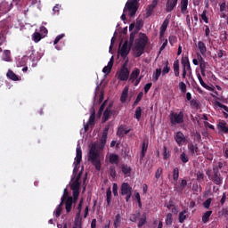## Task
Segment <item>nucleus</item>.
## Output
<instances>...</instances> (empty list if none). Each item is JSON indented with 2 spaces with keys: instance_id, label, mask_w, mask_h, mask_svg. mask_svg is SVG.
Returning <instances> with one entry per match:
<instances>
[{
  "instance_id": "nucleus-25",
  "label": "nucleus",
  "mask_w": 228,
  "mask_h": 228,
  "mask_svg": "<svg viewBox=\"0 0 228 228\" xmlns=\"http://www.w3.org/2000/svg\"><path fill=\"white\" fill-rule=\"evenodd\" d=\"M187 185H188V181H186V179H182L180 186L175 187V190H176V191H178V193H181V192H183L184 188H186Z\"/></svg>"
},
{
  "instance_id": "nucleus-2",
  "label": "nucleus",
  "mask_w": 228,
  "mask_h": 228,
  "mask_svg": "<svg viewBox=\"0 0 228 228\" xmlns=\"http://www.w3.org/2000/svg\"><path fill=\"white\" fill-rule=\"evenodd\" d=\"M88 161L94 165L95 170L98 172L101 170V154H99V151L97 150V146L95 144H92L91 146L88 153Z\"/></svg>"
},
{
  "instance_id": "nucleus-52",
  "label": "nucleus",
  "mask_w": 228,
  "mask_h": 228,
  "mask_svg": "<svg viewBox=\"0 0 228 228\" xmlns=\"http://www.w3.org/2000/svg\"><path fill=\"white\" fill-rule=\"evenodd\" d=\"M170 158V151L167 149V146H163V159H168Z\"/></svg>"
},
{
  "instance_id": "nucleus-47",
  "label": "nucleus",
  "mask_w": 228,
  "mask_h": 228,
  "mask_svg": "<svg viewBox=\"0 0 228 228\" xmlns=\"http://www.w3.org/2000/svg\"><path fill=\"white\" fill-rule=\"evenodd\" d=\"M197 77L200 81V84L201 85V86H203V88H207V90H209V87L208 86H207L205 83H204V80L202 79V77L200 76V73H198L197 74Z\"/></svg>"
},
{
  "instance_id": "nucleus-18",
  "label": "nucleus",
  "mask_w": 228,
  "mask_h": 228,
  "mask_svg": "<svg viewBox=\"0 0 228 228\" xmlns=\"http://www.w3.org/2000/svg\"><path fill=\"white\" fill-rule=\"evenodd\" d=\"M182 65L183 67V70H187L188 72H191V66L190 65V59L188 57L182 59Z\"/></svg>"
},
{
  "instance_id": "nucleus-20",
  "label": "nucleus",
  "mask_w": 228,
  "mask_h": 228,
  "mask_svg": "<svg viewBox=\"0 0 228 228\" xmlns=\"http://www.w3.org/2000/svg\"><path fill=\"white\" fill-rule=\"evenodd\" d=\"M217 128L221 133H224V134H227L228 133V126L225 121H220L217 125Z\"/></svg>"
},
{
  "instance_id": "nucleus-32",
  "label": "nucleus",
  "mask_w": 228,
  "mask_h": 228,
  "mask_svg": "<svg viewBox=\"0 0 228 228\" xmlns=\"http://www.w3.org/2000/svg\"><path fill=\"white\" fill-rule=\"evenodd\" d=\"M173 69H174L175 77H179V74H180V72H179V60H176V61H174Z\"/></svg>"
},
{
  "instance_id": "nucleus-15",
  "label": "nucleus",
  "mask_w": 228,
  "mask_h": 228,
  "mask_svg": "<svg viewBox=\"0 0 228 228\" xmlns=\"http://www.w3.org/2000/svg\"><path fill=\"white\" fill-rule=\"evenodd\" d=\"M177 1L179 0H167L166 3V12H167V13H170V12L174 11V8H175V6H177Z\"/></svg>"
},
{
  "instance_id": "nucleus-19",
  "label": "nucleus",
  "mask_w": 228,
  "mask_h": 228,
  "mask_svg": "<svg viewBox=\"0 0 228 228\" xmlns=\"http://www.w3.org/2000/svg\"><path fill=\"white\" fill-rule=\"evenodd\" d=\"M113 63H114V60H113V57H111L110 61L108 62V65L102 69L103 74L108 75L110 74V72H111V69H113Z\"/></svg>"
},
{
  "instance_id": "nucleus-53",
  "label": "nucleus",
  "mask_w": 228,
  "mask_h": 228,
  "mask_svg": "<svg viewBox=\"0 0 228 228\" xmlns=\"http://www.w3.org/2000/svg\"><path fill=\"white\" fill-rule=\"evenodd\" d=\"M211 202H213V199L208 198L203 202V208H205L206 209H209V208H211Z\"/></svg>"
},
{
  "instance_id": "nucleus-36",
  "label": "nucleus",
  "mask_w": 228,
  "mask_h": 228,
  "mask_svg": "<svg viewBox=\"0 0 228 228\" xmlns=\"http://www.w3.org/2000/svg\"><path fill=\"white\" fill-rule=\"evenodd\" d=\"M188 149H189L191 154H195V153L199 152V146H197V144L194 145L193 143H190V144H188Z\"/></svg>"
},
{
  "instance_id": "nucleus-26",
  "label": "nucleus",
  "mask_w": 228,
  "mask_h": 228,
  "mask_svg": "<svg viewBox=\"0 0 228 228\" xmlns=\"http://www.w3.org/2000/svg\"><path fill=\"white\" fill-rule=\"evenodd\" d=\"M198 49H200V53L204 55L208 53V48L206 47V44L202 41H199L198 43Z\"/></svg>"
},
{
  "instance_id": "nucleus-64",
  "label": "nucleus",
  "mask_w": 228,
  "mask_h": 228,
  "mask_svg": "<svg viewBox=\"0 0 228 228\" xmlns=\"http://www.w3.org/2000/svg\"><path fill=\"white\" fill-rule=\"evenodd\" d=\"M63 37H65V34H61V35L57 36L53 41V45H56V44H58V42H60V40H61V38H63Z\"/></svg>"
},
{
  "instance_id": "nucleus-39",
  "label": "nucleus",
  "mask_w": 228,
  "mask_h": 228,
  "mask_svg": "<svg viewBox=\"0 0 228 228\" xmlns=\"http://www.w3.org/2000/svg\"><path fill=\"white\" fill-rule=\"evenodd\" d=\"M32 40L36 43L38 44L42 40V34L40 32H35L32 36Z\"/></svg>"
},
{
  "instance_id": "nucleus-56",
  "label": "nucleus",
  "mask_w": 228,
  "mask_h": 228,
  "mask_svg": "<svg viewBox=\"0 0 228 228\" xmlns=\"http://www.w3.org/2000/svg\"><path fill=\"white\" fill-rule=\"evenodd\" d=\"M112 193L114 197H118V185L117 183H113L112 185Z\"/></svg>"
},
{
  "instance_id": "nucleus-29",
  "label": "nucleus",
  "mask_w": 228,
  "mask_h": 228,
  "mask_svg": "<svg viewBox=\"0 0 228 228\" xmlns=\"http://www.w3.org/2000/svg\"><path fill=\"white\" fill-rule=\"evenodd\" d=\"M128 94H129V88L127 86H126L124 88V90L122 92V94H121V97H120L121 102H126Z\"/></svg>"
},
{
  "instance_id": "nucleus-46",
  "label": "nucleus",
  "mask_w": 228,
  "mask_h": 228,
  "mask_svg": "<svg viewBox=\"0 0 228 228\" xmlns=\"http://www.w3.org/2000/svg\"><path fill=\"white\" fill-rule=\"evenodd\" d=\"M190 102H191V107L193 108L194 110L200 109V105H199V102H197V100L192 99L190 101Z\"/></svg>"
},
{
  "instance_id": "nucleus-61",
  "label": "nucleus",
  "mask_w": 228,
  "mask_h": 228,
  "mask_svg": "<svg viewBox=\"0 0 228 228\" xmlns=\"http://www.w3.org/2000/svg\"><path fill=\"white\" fill-rule=\"evenodd\" d=\"M10 51L9 50H4V58L5 60V61H10Z\"/></svg>"
},
{
  "instance_id": "nucleus-48",
  "label": "nucleus",
  "mask_w": 228,
  "mask_h": 228,
  "mask_svg": "<svg viewBox=\"0 0 228 228\" xmlns=\"http://www.w3.org/2000/svg\"><path fill=\"white\" fill-rule=\"evenodd\" d=\"M173 179H174V181H175V183H177V181L179 180V168L178 167L174 168Z\"/></svg>"
},
{
  "instance_id": "nucleus-16",
  "label": "nucleus",
  "mask_w": 228,
  "mask_h": 228,
  "mask_svg": "<svg viewBox=\"0 0 228 228\" xmlns=\"http://www.w3.org/2000/svg\"><path fill=\"white\" fill-rule=\"evenodd\" d=\"M74 202H76V201H74V198H72V197L68 198L64 201L65 209H66L67 213H70L72 211V204H74Z\"/></svg>"
},
{
  "instance_id": "nucleus-5",
  "label": "nucleus",
  "mask_w": 228,
  "mask_h": 228,
  "mask_svg": "<svg viewBox=\"0 0 228 228\" xmlns=\"http://www.w3.org/2000/svg\"><path fill=\"white\" fill-rule=\"evenodd\" d=\"M81 159H83V151L81 150V146L77 145V155H76L75 162H74L75 167L73 169V174L77 173V167L81 163Z\"/></svg>"
},
{
  "instance_id": "nucleus-8",
  "label": "nucleus",
  "mask_w": 228,
  "mask_h": 228,
  "mask_svg": "<svg viewBox=\"0 0 228 228\" xmlns=\"http://www.w3.org/2000/svg\"><path fill=\"white\" fill-rule=\"evenodd\" d=\"M175 142H176L178 147H183L184 143H186V136H184V134L183 132L179 131L175 134Z\"/></svg>"
},
{
  "instance_id": "nucleus-49",
  "label": "nucleus",
  "mask_w": 228,
  "mask_h": 228,
  "mask_svg": "<svg viewBox=\"0 0 228 228\" xmlns=\"http://www.w3.org/2000/svg\"><path fill=\"white\" fill-rule=\"evenodd\" d=\"M143 98V93H139L135 101L134 102L133 104V108H134V106H137V104L140 102V101H142V99Z\"/></svg>"
},
{
  "instance_id": "nucleus-7",
  "label": "nucleus",
  "mask_w": 228,
  "mask_h": 228,
  "mask_svg": "<svg viewBox=\"0 0 228 228\" xmlns=\"http://www.w3.org/2000/svg\"><path fill=\"white\" fill-rule=\"evenodd\" d=\"M138 3L134 1H130L126 3V7L129 12V17H134L136 12H138Z\"/></svg>"
},
{
  "instance_id": "nucleus-40",
  "label": "nucleus",
  "mask_w": 228,
  "mask_h": 228,
  "mask_svg": "<svg viewBox=\"0 0 228 228\" xmlns=\"http://www.w3.org/2000/svg\"><path fill=\"white\" fill-rule=\"evenodd\" d=\"M7 77L9 79H12V81H19V77H17V74H15L14 72H12V70H9L7 72Z\"/></svg>"
},
{
  "instance_id": "nucleus-60",
  "label": "nucleus",
  "mask_w": 228,
  "mask_h": 228,
  "mask_svg": "<svg viewBox=\"0 0 228 228\" xmlns=\"http://www.w3.org/2000/svg\"><path fill=\"white\" fill-rule=\"evenodd\" d=\"M60 8H61V5H60V4H56L53 8V12L54 15H59L60 14Z\"/></svg>"
},
{
  "instance_id": "nucleus-11",
  "label": "nucleus",
  "mask_w": 228,
  "mask_h": 228,
  "mask_svg": "<svg viewBox=\"0 0 228 228\" xmlns=\"http://www.w3.org/2000/svg\"><path fill=\"white\" fill-rule=\"evenodd\" d=\"M168 24H170V15H167L165 20L163 21L160 31H159V37L160 38H163L165 37V33L167 31V28H168Z\"/></svg>"
},
{
  "instance_id": "nucleus-45",
  "label": "nucleus",
  "mask_w": 228,
  "mask_h": 228,
  "mask_svg": "<svg viewBox=\"0 0 228 228\" xmlns=\"http://www.w3.org/2000/svg\"><path fill=\"white\" fill-rule=\"evenodd\" d=\"M198 61L200 62V68H205L206 67V61H204V58H202V55L198 53Z\"/></svg>"
},
{
  "instance_id": "nucleus-59",
  "label": "nucleus",
  "mask_w": 228,
  "mask_h": 228,
  "mask_svg": "<svg viewBox=\"0 0 228 228\" xmlns=\"http://www.w3.org/2000/svg\"><path fill=\"white\" fill-rule=\"evenodd\" d=\"M161 174H163V168L159 167L155 173V178L159 179V177H161Z\"/></svg>"
},
{
  "instance_id": "nucleus-21",
  "label": "nucleus",
  "mask_w": 228,
  "mask_h": 228,
  "mask_svg": "<svg viewBox=\"0 0 228 228\" xmlns=\"http://www.w3.org/2000/svg\"><path fill=\"white\" fill-rule=\"evenodd\" d=\"M109 162L110 163V165H118V163L120 162L118 155L115 153L110 154L109 158Z\"/></svg>"
},
{
  "instance_id": "nucleus-62",
  "label": "nucleus",
  "mask_w": 228,
  "mask_h": 228,
  "mask_svg": "<svg viewBox=\"0 0 228 228\" xmlns=\"http://www.w3.org/2000/svg\"><path fill=\"white\" fill-rule=\"evenodd\" d=\"M168 40H169V44H170L171 45H174L175 44V42H177V37H175V36H170L169 38H168Z\"/></svg>"
},
{
  "instance_id": "nucleus-50",
  "label": "nucleus",
  "mask_w": 228,
  "mask_h": 228,
  "mask_svg": "<svg viewBox=\"0 0 228 228\" xmlns=\"http://www.w3.org/2000/svg\"><path fill=\"white\" fill-rule=\"evenodd\" d=\"M69 197H72V196H69V191L67 189H64V192H63V195L61 199V202L64 203L65 204V201L67 200V199H69Z\"/></svg>"
},
{
  "instance_id": "nucleus-9",
  "label": "nucleus",
  "mask_w": 228,
  "mask_h": 228,
  "mask_svg": "<svg viewBox=\"0 0 228 228\" xmlns=\"http://www.w3.org/2000/svg\"><path fill=\"white\" fill-rule=\"evenodd\" d=\"M110 131V126H106L103 129L102 135L100 139L99 149H104L106 142L108 141V132Z\"/></svg>"
},
{
  "instance_id": "nucleus-51",
  "label": "nucleus",
  "mask_w": 228,
  "mask_h": 228,
  "mask_svg": "<svg viewBox=\"0 0 228 228\" xmlns=\"http://www.w3.org/2000/svg\"><path fill=\"white\" fill-rule=\"evenodd\" d=\"M134 118L137 120H140V118H142V107H137L135 110V114H134Z\"/></svg>"
},
{
  "instance_id": "nucleus-28",
  "label": "nucleus",
  "mask_w": 228,
  "mask_h": 228,
  "mask_svg": "<svg viewBox=\"0 0 228 228\" xmlns=\"http://www.w3.org/2000/svg\"><path fill=\"white\" fill-rule=\"evenodd\" d=\"M180 8L182 13H186V10H188V0H181Z\"/></svg>"
},
{
  "instance_id": "nucleus-12",
  "label": "nucleus",
  "mask_w": 228,
  "mask_h": 228,
  "mask_svg": "<svg viewBox=\"0 0 228 228\" xmlns=\"http://www.w3.org/2000/svg\"><path fill=\"white\" fill-rule=\"evenodd\" d=\"M129 193H133V188L131 187V185H129V183H123L120 187V194L124 196Z\"/></svg>"
},
{
  "instance_id": "nucleus-24",
  "label": "nucleus",
  "mask_w": 228,
  "mask_h": 228,
  "mask_svg": "<svg viewBox=\"0 0 228 228\" xmlns=\"http://www.w3.org/2000/svg\"><path fill=\"white\" fill-rule=\"evenodd\" d=\"M138 76H140V69L135 68L132 71L129 80L132 81V83H134L135 79H138Z\"/></svg>"
},
{
  "instance_id": "nucleus-6",
  "label": "nucleus",
  "mask_w": 228,
  "mask_h": 228,
  "mask_svg": "<svg viewBox=\"0 0 228 228\" xmlns=\"http://www.w3.org/2000/svg\"><path fill=\"white\" fill-rule=\"evenodd\" d=\"M118 74V79H119V81H127V79H129L130 71L126 64H124L121 67V69Z\"/></svg>"
},
{
  "instance_id": "nucleus-44",
  "label": "nucleus",
  "mask_w": 228,
  "mask_h": 228,
  "mask_svg": "<svg viewBox=\"0 0 228 228\" xmlns=\"http://www.w3.org/2000/svg\"><path fill=\"white\" fill-rule=\"evenodd\" d=\"M81 188V183L80 182H73L70 185V190L76 191L79 190Z\"/></svg>"
},
{
  "instance_id": "nucleus-54",
  "label": "nucleus",
  "mask_w": 228,
  "mask_h": 228,
  "mask_svg": "<svg viewBox=\"0 0 228 228\" xmlns=\"http://www.w3.org/2000/svg\"><path fill=\"white\" fill-rule=\"evenodd\" d=\"M173 217H172V213H168L166 216V224L167 225H172V222H173Z\"/></svg>"
},
{
  "instance_id": "nucleus-38",
  "label": "nucleus",
  "mask_w": 228,
  "mask_h": 228,
  "mask_svg": "<svg viewBox=\"0 0 228 228\" xmlns=\"http://www.w3.org/2000/svg\"><path fill=\"white\" fill-rule=\"evenodd\" d=\"M196 180L198 181V183H202V181H204V171L202 170H199L196 174Z\"/></svg>"
},
{
  "instance_id": "nucleus-17",
  "label": "nucleus",
  "mask_w": 228,
  "mask_h": 228,
  "mask_svg": "<svg viewBox=\"0 0 228 228\" xmlns=\"http://www.w3.org/2000/svg\"><path fill=\"white\" fill-rule=\"evenodd\" d=\"M212 181L217 186H220V184H222L223 179L222 177H220V175L218 174V170H214V175L212 176Z\"/></svg>"
},
{
  "instance_id": "nucleus-35",
  "label": "nucleus",
  "mask_w": 228,
  "mask_h": 228,
  "mask_svg": "<svg viewBox=\"0 0 228 228\" xmlns=\"http://www.w3.org/2000/svg\"><path fill=\"white\" fill-rule=\"evenodd\" d=\"M121 222H122V217L120 216V214H117V215L115 216L114 227H115V228L120 227Z\"/></svg>"
},
{
  "instance_id": "nucleus-31",
  "label": "nucleus",
  "mask_w": 228,
  "mask_h": 228,
  "mask_svg": "<svg viewBox=\"0 0 228 228\" xmlns=\"http://www.w3.org/2000/svg\"><path fill=\"white\" fill-rule=\"evenodd\" d=\"M186 213H188L187 210H183L182 212L179 213L178 220H179L180 224H183L184 220H186V218H188V216H186Z\"/></svg>"
},
{
  "instance_id": "nucleus-3",
  "label": "nucleus",
  "mask_w": 228,
  "mask_h": 228,
  "mask_svg": "<svg viewBox=\"0 0 228 228\" xmlns=\"http://www.w3.org/2000/svg\"><path fill=\"white\" fill-rule=\"evenodd\" d=\"M136 37V31L131 32L129 41L126 40L119 50V54L123 60L127 58V54L131 53V47H133V44H134V38Z\"/></svg>"
},
{
  "instance_id": "nucleus-63",
  "label": "nucleus",
  "mask_w": 228,
  "mask_h": 228,
  "mask_svg": "<svg viewBox=\"0 0 228 228\" xmlns=\"http://www.w3.org/2000/svg\"><path fill=\"white\" fill-rule=\"evenodd\" d=\"M73 191V200L76 202L79 198V190L72 191Z\"/></svg>"
},
{
  "instance_id": "nucleus-23",
  "label": "nucleus",
  "mask_w": 228,
  "mask_h": 228,
  "mask_svg": "<svg viewBox=\"0 0 228 228\" xmlns=\"http://www.w3.org/2000/svg\"><path fill=\"white\" fill-rule=\"evenodd\" d=\"M156 6H158V5H156L154 4H149L147 6V8H146V19H149V17H151L152 15Z\"/></svg>"
},
{
  "instance_id": "nucleus-13",
  "label": "nucleus",
  "mask_w": 228,
  "mask_h": 228,
  "mask_svg": "<svg viewBox=\"0 0 228 228\" xmlns=\"http://www.w3.org/2000/svg\"><path fill=\"white\" fill-rule=\"evenodd\" d=\"M128 133H131V129H127V127L126 126V125H121L117 131V135L119 138H124V136H126V134H128Z\"/></svg>"
},
{
  "instance_id": "nucleus-43",
  "label": "nucleus",
  "mask_w": 228,
  "mask_h": 228,
  "mask_svg": "<svg viewBox=\"0 0 228 228\" xmlns=\"http://www.w3.org/2000/svg\"><path fill=\"white\" fill-rule=\"evenodd\" d=\"M180 159L182 163L186 164L188 161H190V157H188L185 152H182L180 155Z\"/></svg>"
},
{
  "instance_id": "nucleus-14",
  "label": "nucleus",
  "mask_w": 228,
  "mask_h": 228,
  "mask_svg": "<svg viewBox=\"0 0 228 228\" xmlns=\"http://www.w3.org/2000/svg\"><path fill=\"white\" fill-rule=\"evenodd\" d=\"M111 106H113V103H110L109 107L103 112V117H102L103 124H104V122H108V120H110V117H111V115H113V111H111Z\"/></svg>"
},
{
  "instance_id": "nucleus-55",
  "label": "nucleus",
  "mask_w": 228,
  "mask_h": 228,
  "mask_svg": "<svg viewBox=\"0 0 228 228\" xmlns=\"http://www.w3.org/2000/svg\"><path fill=\"white\" fill-rule=\"evenodd\" d=\"M147 223V217H145V216L143 217H141L139 219V223H138V227H143V225H145V224Z\"/></svg>"
},
{
  "instance_id": "nucleus-34",
  "label": "nucleus",
  "mask_w": 228,
  "mask_h": 228,
  "mask_svg": "<svg viewBox=\"0 0 228 228\" xmlns=\"http://www.w3.org/2000/svg\"><path fill=\"white\" fill-rule=\"evenodd\" d=\"M159 76H161V68L157 69L155 72L152 75V81L153 83H156L158 79H159Z\"/></svg>"
},
{
  "instance_id": "nucleus-10",
  "label": "nucleus",
  "mask_w": 228,
  "mask_h": 228,
  "mask_svg": "<svg viewBox=\"0 0 228 228\" xmlns=\"http://www.w3.org/2000/svg\"><path fill=\"white\" fill-rule=\"evenodd\" d=\"M90 126H95V109L91 110V115L89 117V120L86 125H84V129L86 133V131H88V129H90Z\"/></svg>"
},
{
  "instance_id": "nucleus-37",
  "label": "nucleus",
  "mask_w": 228,
  "mask_h": 228,
  "mask_svg": "<svg viewBox=\"0 0 228 228\" xmlns=\"http://www.w3.org/2000/svg\"><path fill=\"white\" fill-rule=\"evenodd\" d=\"M63 202L61 201V203L58 205L56 210H55V216L56 218H60V216L61 215V211H63Z\"/></svg>"
},
{
  "instance_id": "nucleus-30",
  "label": "nucleus",
  "mask_w": 228,
  "mask_h": 228,
  "mask_svg": "<svg viewBox=\"0 0 228 228\" xmlns=\"http://www.w3.org/2000/svg\"><path fill=\"white\" fill-rule=\"evenodd\" d=\"M121 170L125 175H129L131 174V167L127 166V164L121 165Z\"/></svg>"
},
{
  "instance_id": "nucleus-57",
  "label": "nucleus",
  "mask_w": 228,
  "mask_h": 228,
  "mask_svg": "<svg viewBox=\"0 0 228 228\" xmlns=\"http://www.w3.org/2000/svg\"><path fill=\"white\" fill-rule=\"evenodd\" d=\"M170 72V67L168 66V61L166 62V66L163 68L162 70V76H166V74H168Z\"/></svg>"
},
{
  "instance_id": "nucleus-22",
  "label": "nucleus",
  "mask_w": 228,
  "mask_h": 228,
  "mask_svg": "<svg viewBox=\"0 0 228 228\" xmlns=\"http://www.w3.org/2000/svg\"><path fill=\"white\" fill-rule=\"evenodd\" d=\"M147 149H149V144L144 142H142V151L140 155V160L143 161V158H145V154H147Z\"/></svg>"
},
{
  "instance_id": "nucleus-42",
  "label": "nucleus",
  "mask_w": 228,
  "mask_h": 228,
  "mask_svg": "<svg viewBox=\"0 0 228 228\" xmlns=\"http://www.w3.org/2000/svg\"><path fill=\"white\" fill-rule=\"evenodd\" d=\"M106 200H107V205L110 206V204H111V188L110 187L107 189Z\"/></svg>"
},
{
  "instance_id": "nucleus-4",
  "label": "nucleus",
  "mask_w": 228,
  "mask_h": 228,
  "mask_svg": "<svg viewBox=\"0 0 228 228\" xmlns=\"http://www.w3.org/2000/svg\"><path fill=\"white\" fill-rule=\"evenodd\" d=\"M170 122L172 126H177V124L184 123V113L183 111L180 112H172L170 114Z\"/></svg>"
},
{
  "instance_id": "nucleus-58",
  "label": "nucleus",
  "mask_w": 228,
  "mask_h": 228,
  "mask_svg": "<svg viewBox=\"0 0 228 228\" xmlns=\"http://www.w3.org/2000/svg\"><path fill=\"white\" fill-rule=\"evenodd\" d=\"M179 89L181 90L182 94H186V84L184 82L179 83Z\"/></svg>"
},
{
  "instance_id": "nucleus-33",
  "label": "nucleus",
  "mask_w": 228,
  "mask_h": 228,
  "mask_svg": "<svg viewBox=\"0 0 228 228\" xmlns=\"http://www.w3.org/2000/svg\"><path fill=\"white\" fill-rule=\"evenodd\" d=\"M213 215V211L208 210L202 216V222L203 224H208L209 222V217Z\"/></svg>"
},
{
  "instance_id": "nucleus-1",
  "label": "nucleus",
  "mask_w": 228,
  "mask_h": 228,
  "mask_svg": "<svg viewBox=\"0 0 228 228\" xmlns=\"http://www.w3.org/2000/svg\"><path fill=\"white\" fill-rule=\"evenodd\" d=\"M147 44H149V37L145 34L141 33L138 38L134 39L133 53L134 58H140L145 53Z\"/></svg>"
},
{
  "instance_id": "nucleus-27",
  "label": "nucleus",
  "mask_w": 228,
  "mask_h": 228,
  "mask_svg": "<svg viewBox=\"0 0 228 228\" xmlns=\"http://www.w3.org/2000/svg\"><path fill=\"white\" fill-rule=\"evenodd\" d=\"M83 208V199L80 200L78 206L77 208V213L76 215L75 220H81V209Z\"/></svg>"
},
{
  "instance_id": "nucleus-41",
  "label": "nucleus",
  "mask_w": 228,
  "mask_h": 228,
  "mask_svg": "<svg viewBox=\"0 0 228 228\" xmlns=\"http://www.w3.org/2000/svg\"><path fill=\"white\" fill-rule=\"evenodd\" d=\"M109 174L112 179H115L117 177V169H116L115 166L110 167Z\"/></svg>"
}]
</instances>
